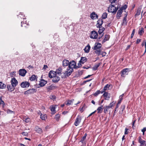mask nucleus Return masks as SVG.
I'll use <instances>...</instances> for the list:
<instances>
[{"label": "nucleus", "instance_id": "nucleus-48", "mask_svg": "<svg viewBox=\"0 0 146 146\" xmlns=\"http://www.w3.org/2000/svg\"><path fill=\"white\" fill-rule=\"evenodd\" d=\"M127 5H125L124 6H122L120 8V9H122V10L123 11V10H125L127 8Z\"/></svg>", "mask_w": 146, "mask_h": 146}, {"label": "nucleus", "instance_id": "nucleus-39", "mask_svg": "<svg viewBox=\"0 0 146 146\" xmlns=\"http://www.w3.org/2000/svg\"><path fill=\"white\" fill-rule=\"evenodd\" d=\"M107 13H104L102 15V18L103 19H106L107 17Z\"/></svg>", "mask_w": 146, "mask_h": 146}, {"label": "nucleus", "instance_id": "nucleus-60", "mask_svg": "<svg viewBox=\"0 0 146 146\" xmlns=\"http://www.w3.org/2000/svg\"><path fill=\"white\" fill-rule=\"evenodd\" d=\"M92 80V79H90V80H86L85 81H83V83L84 84H85L87 82H89L90 81H91Z\"/></svg>", "mask_w": 146, "mask_h": 146}, {"label": "nucleus", "instance_id": "nucleus-63", "mask_svg": "<svg viewBox=\"0 0 146 146\" xmlns=\"http://www.w3.org/2000/svg\"><path fill=\"white\" fill-rule=\"evenodd\" d=\"M113 104H112V103H110L109 106H108V107H109V108H111L113 106Z\"/></svg>", "mask_w": 146, "mask_h": 146}, {"label": "nucleus", "instance_id": "nucleus-62", "mask_svg": "<svg viewBox=\"0 0 146 146\" xmlns=\"http://www.w3.org/2000/svg\"><path fill=\"white\" fill-rule=\"evenodd\" d=\"M146 130V128L145 127H144L143 129H142L141 131L143 133V134H144Z\"/></svg>", "mask_w": 146, "mask_h": 146}, {"label": "nucleus", "instance_id": "nucleus-15", "mask_svg": "<svg viewBox=\"0 0 146 146\" xmlns=\"http://www.w3.org/2000/svg\"><path fill=\"white\" fill-rule=\"evenodd\" d=\"M103 23V21L102 19H100L99 20H98L97 21V27L98 28V27H100L101 26H102V25Z\"/></svg>", "mask_w": 146, "mask_h": 146}, {"label": "nucleus", "instance_id": "nucleus-22", "mask_svg": "<svg viewBox=\"0 0 146 146\" xmlns=\"http://www.w3.org/2000/svg\"><path fill=\"white\" fill-rule=\"evenodd\" d=\"M35 130L37 132V133L41 134L42 133V130L38 126H36L35 127Z\"/></svg>", "mask_w": 146, "mask_h": 146}, {"label": "nucleus", "instance_id": "nucleus-30", "mask_svg": "<svg viewBox=\"0 0 146 146\" xmlns=\"http://www.w3.org/2000/svg\"><path fill=\"white\" fill-rule=\"evenodd\" d=\"M62 71V69L61 68H59L58 69H57L56 70V71L55 72H56V74H58L59 75H60L61 73V72Z\"/></svg>", "mask_w": 146, "mask_h": 146}, {"label": "nucleus", "instance_id": "nucleus-41", "mask_svg": "<svg viewBox=\"0 0 146 146\" xmlns=\"http://www.w3.org/2000/svg\"><path fill=\"white\" fill-rule=\"evenodd\" d=\"M104 112L106 113V112L108 111V110L110 109L109 107L107 106H105L104 108Z\"/></svg>", "mask_w": 146, "mask_h": 146}, {"label": "nucleus", "instance_id": "nucleus-28", "mask_svg": "<svg viewBox=\"0 0 146 146\" xmlns=\"http://www.w3.org/2000/svg\"><path fill=\"white\" fill-rule=\"evenodd\" d=\"M40 112V118L42 120H45L47 118V115L46 114H42L41 112Z\"/></svg>", "mask_w": 146, "mask_h": 146}, {"label": "nucleus", "instance_id": "nucleus-11", "mask_svg": "<svg viewBox=\"0 0 146 146\" xmlns=\"http://www.w3.org/2000/svg\"><path fill=\"white\" fill-rule=\"evenodd\" d=\"M27 72L26 70L25 69H21L19 70V75L22 76H25Z\"/></svg>", "mask_w": 146, "mask_h": 146}, {"label": "nucleus", "instance_id": "nucleus-12", "mask_svg": "<svg viewBox=\"0 0 146 146\" xmlns=\"http://www.w3.org/2000/svg\"><path fill=\"white\" fill-rule=\"evenodd\" d=\"M102 47V45L101 43L99 42H96L94 45V48L92 49L94 50L97 49H100Z\"/></svg>", "mask_w": 146, "mask_h": 146}, {"label": "nucleus", "instance_id": "nucleus-5", "mask_svg": "<svg viewBox=\"0 0 146 146\" xmlns=\"http://www.w3.org/2000/svg\"><path fill=\"white\" fill-rule=\"evenodd\" d=\"M98 33L96 31H91L90 37L91 38L96 39L98 37Z\"/></svg>", "mask_w": 146, "mask_h": 146}, {"label": "nucleus", "instance_id": "nucleus-55", "mask_svg": "<svg viewBox=\"0 0 146 146\" xmlns=\"http://www.w3.org/2000/svg\"><path fill=\"white\" fill-rule=\"evenodd\" d=\"M1 104H3V105L5 104L4 102L2 100L1 98H0V105Z\"/></svg>", "mask_w": 146, "mask_h": 146}, {"label": "nucleus", "instance_id": "nucleus-6", "mask_svg": "<svg viewBox=\"0 0 146 146\" xmlns=\"http://www.w3.org/2000/svg\"><path fill=\"white\" fill-rule=\"evenodd\" d=\"M118 9V7L117 8L116 7H115L114 8H110V7H109L108 11L109 12L112 13L114 14H115Z\"/></svg>", "mask_w": 146, "mask_h": 146}, {"label": "nucleus", "instance_id": "nucleus-26", "mask_svg": "<svg viewBox=\"0 0 146 146\" xmlns=\"http://www.w3.org/2000/svg\"><path fill=\"white\" fill-rule=\"evenodd\" d=\"M99 28V29L98 31V33L100 35L102 34L105 29L103 27L101 26L100 27H98Z\"/></svg>", "mask_w": 146, "mask_h": 146}, {"label": "nucleus", "instance_id": "nucleus-38", "mask_svg": "<svg viewBox=\"0 0 146 146\" xmlns=\"http://www.w3.org/2000/svg\"><path fill=\"white\" fill-rule=\"evenodd\" d=\"M101 50L100 49H98V50L96 49L95 51V53L97 54L98 56H99L101 54Z\"/></svg>", "mask_w": 146, "mask_h": 146}, {"label": "nucleus", "instance_id": "nucleus-54", "mask_svg": "<svg viewBox=\"0 0 146 146\" xmlns=\"http://www.w3.org/2000/svg\"><path fill=\"white\" fill-rule=\"evenodd\" d=\"M109 1L111 4L113 3H116L117 2L116 0H109Z\"/></svg>", "mask_w": 146, "mask_h": 146}, {"label": "nucleus", "instance_id": "nucleus-57", "mask_svg": "<svg viewBox=\"0 0 146 146\" xmlns=\"http://www.w3.org/2000/svg\"><path fill=\"white\" fill-rule=\"evenodd\" d=\"M135 32V29H133L131 34V38H132Z\"/></svg>", "mask_w": 146, "mask_h": 146}, {"label": "nucleus", "instance_id": "nucleus-29", "mask_svg": "<svg viewBox=\"0 0 146 146\" xmlns=\"http://www.w3.org/2000/svg\"><path fill=\"white\" fill-rule=\"evenodd\" d=\"M103 106L102 105L101 106L98 108L97 109L98 111V113H101L102 112L103 110Z\"/></svg>", "mask_w": 146, "mask_h": 146}, {"label": "nucleus", "instance_id": "nucleus-8", "mask_svg": "<svg viewBox=\"0 0 146 146\" xmlns=\"http://www.w3.org/2000/svg\"><path fill=\"white\" fill-rule=\"evenodd\" d=\"M129 69L127 68L123 69L121 72V76L123 77L124 76V75L127 74V73L129 71Z\"/></svg>", "mask_w": 146, "mask_h": 146}, {"label": "nucleus", "instance_id": "nucleus-34", "mask_svg": "<svg viewBox=\"0 0 146 146\" xmlns=\"http://www.w3.org/2000/svg\"><path fill=\"white\" fill-rule=\"evenodd\" d=\"M6 85L3 83L2 82H0V89H3L5 88Z\"/></svg>", "mask_w": 146, "mask_h": 146}, {"label": "nucleus", "instance_id": "nucleus-16", "mask_svg": "<svg viewBox=\"0 0 146 146\" xmlns=\"http://www.w3.org/2000/svg\"><path fill=\"white\" fill-rule=\"evenodd\" d=\"M15 87H13L11 84H8L7 85V88L9 91L11 92L13 91L15 89Z\"/></svg>", "mask_w": 146, "mask_h": 146}, {"label": "nucleus", "instance_id": "nucleus-3", "mask_svg": "<svg viewBox=\"0 0 146 146\" xmlns=\"http://www.w3.org/2000/svg\"><path fill=\"white\" fill-rule=\"evenodd\" d=\"M18 18L20 17V18H21V19L23 18V21H21V27H23V23L24 24H26L27 25H28V23H27V21L24 20H26V19L23 18V17H25V16L24 15H23V14L22 13H20V14L18 15Z\"/></svg>", "mask_w": 146, "mask_h": 146}, {"label": "nucleus", "instance_id": "nucleus-45", "mask_svg": "<svg viewBox=\"0 0 146 146\" xmlns=\"http://www.w3.org/2000/svg\"><path fill=\"white\" fill-rule=\"evenodd\" d=\"M100 91L99 90H98L95 93L93 94V95L95 96H97L98 95L100 94Z\"/></svg>", "mask_w": 146, "mask_h": 146}, {"label": "nucleus", "instance_id": "nucleus-47", "mask_svg": "<svg viewBox=\"0 0 146 146\" xmlns=\"http://www.w3.org/2000/svg\"><path fill=\"white\" fill-rule=\"evenodd\" d=\"M140 143V146H145L146 144L145 143V141L144 140L141 142Z\"/></svg>", "mask_w": 146, "mask_h": 146}, {"label": "nucleus", "instance_id": "nucleus-33", "mask_svg": "<svg viewBox=\"0 0 146 146\" xmlns=\"http://www.w3.org/2000/svg\"><path fill=\"white\" fill-rule=\"evenodd\" d=\"M56 88V86L53 85H51L48 87L47 89L49 90H52Z\"/></svg>", "mask_w": 146, "mask_h": 146}, {"label": "nucleus", "instance_id": "nucleus-1", "mask_svg": "<svg viewBox=\"0 0 146 146\" xmlns=\"http://www.w3.org/2000/svg\"><path fill=\"white\" fill-rule=\"evenodd\" d=\"M76 64V62L74 60H72L69 62V64L68 65V68L67 70L69 71H72V73L73 71V68H75V67Z\"/></svg>", "mask_w": 146, "mask_h": 146}, {"label": "nucleus", "instance_id": "nucleus-32", "mask_svg": "<svg viewBox=\"0 0 146 146\" xmlns=\"http://www.w3.org/2000/svg\"><path fill=\"white\" fill-rule=\"evenodd\" d=\"M100 64V63L96 64L94 65V66L92 68V70H97Z\"/></svg>", "mask_w": 146, "mask_h": 146}, {"label": "nucleus", "instance_id": "nucleus-42", "mask_svg": "<svg viewBox=\"0 0 146 146\" xmlns=\"http://www.w3.org/2000/svg\"><path fill=\"white\" fill-rule=\"evenodd\" d=\"M60 117V115L59 114H57L55 115V119L57 121H58Z\"/></svg>", "mask_w": 146, "mask_h": 146}, {"label": "nucleus", "instance_id": "nucleus-25", "mask_svg": "<svg viewBox=\"0 0 146 146\" xmlns=\"http://www.w3.org/2000/svg\"><path fill=\"white\" fill-rule=\"evenodd\" d=\"M87 59L86 57H82L81 58V59L80 60V62H81L82 64H84L87 61Z\"/></svg>", "mask_w": 146, "mask_h": 146}, {"label": "nucleus", "instance_id": "nucleus-24", "mask_svg": "<svg viewBox=\"0 0 146 146\" xmlns=\"http://www.w3.org/2000/svg\"><path fill=\"white\" fill-rule=\"evenodd\" d=\"M90 48V46L89 44L86 46L84 49V50L85 52L88 53L89 52Z\"/></svg>", "mask_w": 146, "mask_h": 146}, {"label": "nucleus", "instance_id": "nucleus-40", "mask_svg": "<svg viewBox=\"0 0 146 146\" xmlns=\"http://www.w3.org/2000/svg\"><path fill=\"white\" fill-rule=\"evenodd\" d=\"M125 108V106L124 105H122L120 108V110L121 111H120V113L122 114L123 111Z\"/></svg>", "mask_w": 146, "mask_h": 146}, {"label": "nucleus", "instance_id": "nucleus-20", "mask_svg": "<svg viewBox=\"0 0 146 146\" xmlns=\"http://www.w3.org/2000/svg\"><path fill=\"white\" fill-rule=\"evenodd\" d=\"M90 16V18L92 19H95V16L96 18H98V15L96 14V13L94 12H93L92 13H91Z\"/></svg>", "mask_w": 146, "mask_h": 146}, {"label": "nucleus", "instance_id": "nucleus-37", "mask_svg": "<svg viewBox=\"0 0 146 146\" xmlns=\"http://www.w3.org/2000/svg\"><path fill=\"white\" fill-rule=\"evenodd\" d=\"M141 7H139V8H138V9L137 10V11L136 13L135 14V15L138 16L140 14V13H141Z\"/></svg>", "mask_w": 146, "mask_h": 146}, {"label": "nucleus", "instance_id": "nucleus-58", "mask_svg": "<svg viewBox=\"0 0 146 146\" xmlns=\"http://www.w3.org/2000/svg\"><path fill=\"white\" fill-rule=\"evenodd\" d=\"M50 98L52 100H54L56 98V96L54 95H52L50 96Z\"/></svg>", "mask_w": 146, "mask_h": 146}, {"label": "nucleus", "instance_id": "nucleus-59", "mask_svg": "<svg viewBox=\"0 0 146 146\" xmlns=\"http://www.w3.org/2000/svg\"><path fill=\"white\" fill-rule=\"evenodd\" d=\"M30 121V119L29 118H27L25 119V121L26 123H28Z\"/></svg>", "mask_w": 146, "mask_h": 146}, {"label": "nucleus", "instance_id": "nucleus-10", "mask_svg": "<svg viewBox=\"0 0 146 146\" xmlns=\"http://www.w3.org/2000/svg\"><path fill=\"white\" fill-rule=\"evenodd\" d=\"M11 82V85L13 87H16L18 83L17 80L15 78H12Z\"/></svg>", "mask_w": 146, "mask_h": 146}, {"label": "nucleus", "instance_id": "nucleus-49", "mask_svg": "<svg viewBox=\"0 0 146 146\" xmlns=\"http://www.w3.org/2000/svg\"><path fill=\"white\" fill-rule=\"evenodd\" d=\"M81 63V62H80L79 61V62L78 64V66L76 65V67H75V69L78 68L82 66Z\"/></svg>", "mask_w": 146, "mask_h": 146}, {"label": "nucleus", "instance_id": "nucleus-35", "mask_svg": "<svg viewBox=\"0 0 146 146\" xmlns=\"http://www.w3.org/2000/svg\"><path fill=\"white\" fill-rule=\"evenodd\" d=\"M74 101V99L72 100H68L67 101V102L66 104V105H70L72 104Z\"/></svg>", "mask_w": 146, "mask_h": 146}, {"label": "nucleus", "instance_id": "nucleus-2", "mask_svg": "<svg viewBox=\"0 0 146 146\" xmlns=\"http://www.w3.org/2000/svg\"><path fill=\"white\" fill-rule=\"evenodd\" d=\"M72 71H69L67 70L65 71V72L62 73L60 74L61 75V77L62 78H65L69 76L72 74Z\"/></svg>", "mask_w": 146, "mask_h": 146}, {"label": "nucleus", "instance_id": "nucleus-50", "mask_svg": "<svg viewBox=\"0 0 146 146\" xmlns=\"http://www.w3.org/2000/svg\"><path fill=\"white\" fill-rule=\"evenodd\" d=\"M7 113L8 114H9V113H14V112L13 111H12L11 110H10L9 109H8L7 110Z\"/></svg>", "mask_w": 146, "mask_h": 146}, {"label": "nucleus", "instance_id": "nucleus-52", "mask_svg": "<svg viewBox=\"0 0 146 146\" xmlns=\"http://www.w3.org/2000/svg\"><path fill=\"white\" fill-rule=\"evenodd\" d=\"M103 35H104V33H103V34H102L101 35H100V36H99L98 37V38H97V40L98 41H100V39L102 37Z\"/></svg>", "mask_w": 146, "mask_h": 146}, {"label": "nucleus", "instance_id": "nucleus-21", "mask_svg": "<svg viewBox=\"0 0 146 146\" xmlns=\"http://www.w3.org/2000/svg\"><path fill=\"white\" fill-rule=\"evenodd\" d=\"M69 61L67 60H64L62 61V65L64 66H68L69 64Z\"/></svg>", "mask_w": 146, "mask_h": 146}, {"label": "nucleus", "instance_id": "nucleus-13", "mask_svg": "<svg viewBox=\"0 0 146 146\" xmlns=\"http://www.w3.org/2000/svg\"><path fill=\"white\" fill-rule=\"evenodd\" d=\"M56 72L54 71H50L49 72L48 74V77L50 78H52L55 76H56Z\"/></svg>", "mask_w": 146, "mask_h": 146}, {"label": "nucleus", "instance_id": "nucleus-46", "mask_svg": "<svg viewBox=\"0 0 146 146\" xmlns=\"http://www.w3.org/2000/svg\"><path fill=\"white\" fill-rule=\"evenodd\" d=\"M127 20L126 19L124 20V19H123V22L122 23V25H125L127 24Z\"/></svg>", "mask_w": 146, "mask_h": 146}, {"label": "nucleus", "instance_id": "nucleus-64", "mask_svg": "<svg viewBox=\"0 0 146 146\" xmlns=\"http://www.w3.org/2000/svg\"><path fill=\"white\" fill-rule=\"evenodd\" d=\"M106 53L105 52H102V55L103 57L104 56H106Z\"/></svg>", "mask_w": 146, "mask_h": 146}, {"label": "nucleus", "instance_id": "nucleus-36", "mask_svg": "<svg viewBox=\"0 0 146 146\" xmlns=\"http://www.w3.org/2000/svg\"><path fill=\"white\" fill-rule=\"evenodd\" d=\"M144 29L143 28H141V29H139L138 32V33L140 35H142L144 33Z\"/></svg>", "mask_w": 146, "mask_h": 146}, {"label": "nucleus", "instance_id": "nucleus-43", "mask_svg": "<svg viewBox=\"0 0 146 146\" xmlns=\"http://www.w3.org/2000/svg\"><path fill=\"white\" fill-rule=\"evenodd\" d=\"M56 108L54 106H52L51 108V111L52 112L53 114H54L56 112H55Z\"/></svg>", "mask_w": 146, "mask_h": 146}, {"label": "nucleus", "instance_id": "nucleus-9", "mask_svg": "<svg viewBox=\"0 0 146 146\" xmlns=\"http://www.w3.org/2000/svg\"><path fill=\"white\" fill-rule=\"evenodd\" d=\"M81 117L80 115H78L76 119L74 124L76 126H78L81 121Z\"/></svg>", "mask_w": 146, "mask_h": 146}, {"label": "nucleus", "instance_id": "nucleus-44", "mask_svg": "<svg viewBox=\"0 0 146 146\" xmlns=\"http://www.w3.org/2000/svg\"><path fill=\"white\" fill-rule=\"evenodd\" d=\"M87 135V134L86 133L85 134L84 136L82 137V139H81V140L80 141V142H81L83 143V142L84 141V140L86 139Z\"/></svg>", "mask_w": 146, "mask_h": 146}, {"label": "nucleus", "instance_id": "nucleus-51", "mask_svg": "<svg viewBox=\"0 0 146 146\" xmlns=\"http://www.w3.org/2000/svg\"><path fill=\"white\" fill-rule=\"evenodd\" d=\"M129 129L127 128H126L125 130L124 134L125 135L127 134L128 133V131Z\"/></svg>", "mask_w": 146, "mask_h": 146}, {"label": "nucleus", "instance_id": "nucleus-7", "mask_svg": "<svg viewBox=\"0 0 146 146\" xmlns=\"http://www.w3.org/2000/svg\"><path fill=\"white\" fill-rule=\"evenodd\" d=\"M20 86L23 88H27L29 86L30 83L27 81L23 82L21 83Z\"/></svg>", "mask_w": 146, "mask_h": 146}, {"label": "nucleus", "instance_id": "nucleus-4", "mask_svg": "<svg viewBox=\"0 0 146 146\" xmlns=\"http://www.w3.org/2000/svg\"><path fill=\"white\" fill-rule=\"evenodd\" d=\"M36 89L32 88L29 89L24 92V94L28 95L30 94H33L36 92Z\"/></svg>", "mask_w": 146, "mask_h": 146}, {"label": "nucleus", "instance_id": "nucleus-56", "mask_svg": "<svg viewBox=\"0 0 146 146\" xmlns=\"http://www.w3.org/2000/svg\"><path fill=\"white\" fill-rule=\"evenodd\" d=\"M143 140H142L141 138V136H139L138 137V142L139 143H140L141 142H142V141H143Z\"/></svg>", "mask_w": 146, "mask_h": 146}, {"label": "nucleus", "instance_id": "nucleus-31", "mask_svg": "<svg viewBox=\"0 0 146 146\" xmlns=\"http://www.w3.org/2000/svg\"><path fill=\"white\" fill-rule=\"evenodd\" d=\"M37 76L33 75L30 78V80L31 81H34L35 80H37Z\"/></svg>", "mask_w": 146, "mask_h": 146}, {"label": "nucleus", "instance_id": "nucleus-27", "mask_svg": "<svg viewBox=\"0 0 146 146\" xmlns=\"http://www.w3.org/2000/svg\"><path fill=\"white\" fill-rule=\"evenodd\" d=\"M110 38V36L108 35H105V38L102 40V43L105 42L106 41L108 40Z\"/></svg>", "mask_w": 146, "mask_h": 146}, {"label": "nucleus", "instance_id": "nucleus-53", "mask_svg": "<svg viewBox=\"0 0 146 146\" xmlns=\"http://www.w3.org/2000/svg\"><path fill=\"white\" fill-rule=\"evenodd\" d=\"M21 134L25 136H27L28 135V133L27 132H23Z\"/></svg>", "mask_w": 146, "mask_h": 146}, {"label": "nucleus", "instance_id": "nucleus-61", "mask_svg": "<svg viewBox=\"0 0 146 146\" xmlns=\"http://www.w3.org/2000/svg\"><path fill=\"white\" fill-rule=\"evenodd\" d=\"M84 106H82V108H80V111L81 112H83V111L84 110Z\"/></svg>", "mask_w": 146, "mask_h": 146}, {"label": "nucleus", "instance_id": "nucleus-17", "mask_svg": "<svg viewBox=\"0 0 146 146\" xmlns=\"http://www.w3.org/2000/svg\"><path fill=\"white\" fill-rule=\"evenodd\" d=\"M122 12L123 11L122 9H119L118 10L116 16V17L117 19H119Z\"/></svg>", "mask_w": 146, "mask_h": 146}, {"label": "nucleus", "instance_id": "nucleus-23", "mask_svg": "<svg viewBox=\"0 0 146 146\" xmlns=\"http://www.w3.org/2000/svg\"><path fill=\"white\" fill-rule=\"evenodd\" d=\"M112 86L111 84H107L104 87V90L105 91L106 90H109L110 88L111 89L112 88Z\"/></svg>", "mask_w": 146, "mask_h": 146}, {"label": "nucleus", "instance_id": "nucleus-14", "mask_svg": "<svg viewBox=\"0 0 146 146\" xmlns=\"http://www.w3.org/2000/svg\"><path fill=\"white\" fill-rule=\"evenodd\" d=\"M47 83V81L43 79H42L40 81L39 85L40 86V87H43ZM39 87L40 86H38V87L39 88Z\"/></svg>", "mask_w": 146, "mask_h": 146}, {"label": "nucleus", "instance_id": "nucleus-19", "mask_svg": "<svg viewBox=\"0 0 146 146\" xmlns=\"http://www.w3.org/2000/svg\"><path fill=\"white\" fill-rule=\"evenodd\" d=\"M52 80V82L54 83H57L60 80V78L58 76H55L54 77Z\"/></svg>", "mask_w": 146, "mask_h": 146}, {"label": "nucleus", "instance_id": "nucleus-18", "mask_svg": "<svg viewBox=\"0 0 146 146\" xmlns=\"http://www.w3.org/2000/svg\"><path fill=\"white\" fill-rule=\"evenodd\" d=\"M104 97H105V100H108L110 97V94L107 92H105L103 95Z\"/></svg>", "mask_w": 146, "mask_h": 146}]
</instances>
